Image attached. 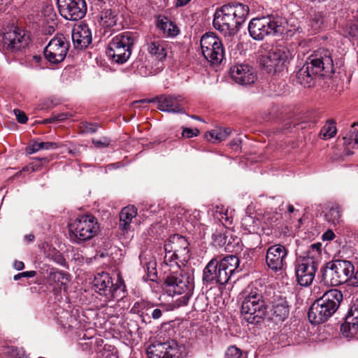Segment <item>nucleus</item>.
<instances>
[{
    "mask_svg": "<svg viewBox=\"0 0 358 358\" xmlns=\"http://www.w3.org/2000/svg\"><path fill=\"white\" fill-rule=\"evenodd\" d=\"M334 73L331 53L329 50L322 48L310 55L297 71L296 80L305 87H311L317 76H330Z\"/></svg>",
    "mask_w": 358,
    "mask_h": 358,
    "instance_id": "1",
    "label": "nucleus"
},
{
    "mask_svg": "<svg viewBox=\"0 0 358 358\" xmlns=\"http://www.w3.org/2000/svg\"><path fill=\"white\" fill-rule=\"evenodd\" d=\"M248 13V6L241 3L224 5L215 13L213 26L225 36L231 35L245 22Z\"/></svg>",
    "mask_w": 358,
    "mask_h": 358,
    "instance_id": "2",
    "label": "nucleus"
},
{
    "mask_svg": "<svg viewBox=\"0 0 358 358\" xmlns=\"http://www.w3.org/2000/svg\"><path fill=\"white\" fill-rule=\"evenodd\" d=\"M239 259L235 255H228L218 259H212L203 271V282L206 286L225 285L239 266Z\"/></svg>",
    "mask_w": 358,
    "mask_h": 358,
    "instance_id": "3",
    "label": "nucleus"
},
{
    "mask_svg": "<svg viewBox=\"0 0 358 358\" xmlns=\"http://www.w3.org/2000/svg\"><path fill=\"white\" fill-rule=\"evenodd\" d=\"M343 301V292L338 289L325 291L311 305L308 317L312 324H319L327 321L338 310Z\"/></svg>",
    "mask_w": 358,
    "mask_h": 358,
    "instance_id": "4",
    "label": "nucleus"
},
{
    "mask_svg": "<svg viewBox=\"0 0 358 358\" xmlns=\"http://www.w3.org/2000/svg\"><path fill=\"white\" fill-rule=\"evenodd\" d=\"M166 292L169 295L184 294L179 299L180 305H187L194 290L193 278L183 270H171L164 282Z\"/></svg>",
    "mask_w": 358,
    "mask_h": 358,
    "instance_id": "5",
    "label": "nucleus"
},
{
    "mask_svg": "<svg viewBox=\"0 0 358 358\" xmlns=\"http://www.w3.org/2000/svg\"><path fill=\"white\" fill-rule=\"evenodd\" d=\"M266 304L262 289L252 287L246 290L241 309L244 320L251 324L259 323L266 316Z\"/></svg>",
    "mask_w": 358,
    "mask_h": 358,
    "instance_id": "6",
    "label": "nucleus"
},
{
    "mask_svg": "<svg viewBox=\"0 0 358 358\" xmlns=\"http://www.w3.org/2000/svg\"><path fill=\"white\" fill-rule=\"evenodd\" d=\"M138 38V33L134 31H124L117 35L108 45V57L117 64L126 62L131 55V48Z\"/></svg>",
    "mask_w": 358,
    "mask_h": 358,
    "instance_id": "7",
    "label": "nucleus"
},
{
    "mask_svg": "<svg viewBox=\"0 0 358 358\" xmlns=\"http://www.w3.org/2000/svg\"><path fill=\"white\" fill-rule=\"evenodd\" d=\"M322 277L325 283L331 286L342 285L355 273V267L351 262L337 259L327 262L321 269Z\"/></svg>",
    "mask_w": 358,
    "mask_h": 358,
    "instance_id": "8",
    "label": "nucleus"
},
{
    "mask_svg": "<svg viewBox=\"0 0 358 358\" xmlns=\"http://www.w3.org/2000/svg\"><path fill=\"white\" fill-rule=\"evenodd\" d=\"M71 239L80 243L95 236L99 229L96 218L92 215H83L78 217L69 225Z\"/></svg>",
    "mask_w": 358,
    "mask_h": 358,
    "instance_id": "9",
    "label": "nucleus"
},
{
    "mask_svg": "<svg viewBox=\"0 0 358 358\" xmlns=\"http://www.w3.org/2000/svg\"><path fill=\"white\" fill-rule=\"evenodd\" d=\"M292 58V54L288 48L283 43L273 45L266 56H263L260 60L261 64L268 72L282 71Z\"/></svg>",
    "mask_w": 358,
    "mask_h": 358,
    "instance_id": "10",
    "label": "nucleus"
},
{
    "mask_svg": "<svg viewBox=\"0 0 358 358\" xmlns=\"http://www.w3.org/2000/svg\"><path fill=\"white\" fill-rule=\"evenodd\" d=\"M248 31L255 40H262L268 35L281 34L283 29L279 18L263 17L252 19L249 23Z\"/></svg>",
    "mask_w": 358,
    "mask_h": 358,
    "instance_id": "11",
    "label": "nucleus"
},
{
    "mask_svg": "<svg viewBox=\"0 0 358 358\" xmlns=\"http://www.w3.org/2000/svg\"><path fill=\"white\" fill-rule=\"evenodd\" d=\"M202 55L211 64H218L224 57V50L221 40L213 32L206 33L200 40Z\"/></svg>",
    "mask_w": 358,
    "mask_h": 358,
    "instance_id": "12",
    "label": "nucleus"
},
{
    "mask_svg": "<svg viewBox=\"0 0 358 358\" xmlns=\"http://www.w3.org/2000/svg\"><path fill=\"white\" fill-rule=\"evenodd\" d=\"M93 284L96 293L104 296L105 301H110L116 297L121 281L117 278L115 282L108 273L101 272L95 275Z\"/></svg>",
    "mask_w": 358,
    "mask_h": 358,
    "instance_id": "13",
    "label": "nucleus"
},
{
    "mask_svg": "<svg viewBox=\"0 0 358 358\" xmlns=\"http://www.w3.org/2000/svg\"><path fill=\"white\" fill-rule=\"evenodd\" d=\"M69 43L62 34L53 37L44 50L46 59L52 64H58L64 61L69 51Z\"/></svg>",
    "mask_w": 358,
    "mask_h": 358,
    "instance_id": "14",
    "label": "nucleus"
},
{
    "mask_svg": "<svg viewBox=\"0 0 358 358\" xmlns=\"http://www.w3.org/2000/svg\"><path fill=\"white\" fill-rule=\"evenodd\" d=\"M294 266L298 283L301 286H309L315 278L318 263L310 258L299 257L296 259Z\"/></svg>",
    "mask_w": 358,
    "mask_h": 358,
    "instance_id": "15",
    "label": "nucleus"
},
{
    "mask_svg": "<svg viewBox=\"0 0 358 358\" xmlns=\"http://www.w3.org/2000/svg\"><path fill=\"white\" fill-rule=\"evenodd\" d=\"M57 6L61 15L68 20H80L87 12L85 0H57Z\"/></svg>",
    "mask_w": 358,
    "mask_h": 358,
    "instance_id": "16",
    "label": "nucleus"
},
{
    "mask_svg": "<svg viewBox=\"0 0 358 358\" xmlns=\"http://www.w3.org/2000/svg\"><path fill=\"white\" fill-rule=\"evenodd\" d=\"M157 101V108L162 111L171 113H185L184 100L180 96H174L163 95L152 99H141L136 101L134 105L138 103H152Z\"/></svg>",
    "mask_w": 358,
    "mask_h": 358,
    "instance_id": "17",
    "label": "nucleus"
},
{
    "mask_svg": "<svg viewBox=\"0 0 358 358\" xmlns=\"http://www.w3.org/2000/svg\"><path fill=\"white\" fill-rule=\"evenodd\" d=\"M288 250L281 244H275L268 248L266 255V263L273 272L282 271L287 265L286 259Z\"/></svg>",
    "mask_w": 358,
    "mask_h": 358,
    "instance_id": "18",
    "label": "nucleus"
},
{
    "mask_svg": "<svg viewBox=\"0 0 358 358\" xmlns=\"http://www.w3.org/2000/svg\"><path fill=\"white\" fill-rule=\"evenodd\" d=\"M3 47L10 53H17L24 49L29 43V38L24 31L15 27L3 36Z\"/></svg>",
    "mask_w": 358,
    "mask_h": 358,
    "instance_id": "19",
    "label": "nucleus"
},
{
    "mask_svg": "<svg viewBox=\"0 0 358 358\" xmlns=\"http://www.w3.org/2000/svg\"><path fill=\"white\" fill-rule=\"evenodd\" d=\"M230 73L232 79L236 83L242 85H251L257 79L255 69L245 64L234 65L231 68Z\"/></svg>",
    "mask_w": 358,
    "mask_h": 358,
    "instance_id": "20",
    "label": "nucleus"
},
{
    "mask_svg": "<svg viewBox=\"0 0 358 358\" xmlns=\"http://www.w3.org/2000/svg\"><path fill=\"white\" fill-rule=\"evenodd\" d=\"M188 245L189 243L185 237L175 234L165 242L164 250L173 252L185 260L189 257Z\"/></svg>",
    "mask_w": 358,
    "mask_h": 358,
    "instance_id": "21",
    "label": "nucleus"
},
{
    "mask_svg": "<svg viewBox=\"0 0 358 358\" xmlns=\"http://www.w3.org/2000/svg\"><path fill=\"white\" fill-rule=\"evenodd\" d=\"M72 41L76 48H85L92 43V33L86 24H80L73 28Z\"/></svg>",
    "mask_w": 358,
    "mask_h": 358,
    "instance_id": "22",
    "label": "nucleus"
},
{
    "mask_svg": "<svg viewBox=\"0 0 358 358\" xmlns=\"http://www.w3.org/2000/svg\"><path fill=\"white\" fill-rule=\"evenodd\" d=\"M148 52L155 56L156 59L162 60L166 58L167 55V43L166 41L154 37L147 42Z\"/></svg>",
    "mask_w": 358,
    "mask_h": 358,
    "instance_id": "23",
    "label": "nucleus"
},
{
    "mask_svg": "<svg viewBox=\"0 0 358 358\" xmlns=\"http://www.w3.org/2000/svg\"><path fill=\"white\" fill-rule=\"evenodd\" d=\"M289 315V307L285 301L274 303L270 312L266 313L268 319L275 323L283 322Z\"/></svg>",
    "mask_w": 358,
    "mask_h": 358,
    "instance_id": "24",
    "label": "nucleus"
},
{
    "mask_svg": "<svg viewBox=\"0 0 358 358\" xmlns=\"http://www.w3.org/2000/svg\"><path fill=\"white\" fill-rule=\"evenodd\" d=\"M69 275L67 273L52 268L48 275V282L50 285L58 287L60 289H66V285L69 282Z\"/></svg>",
    "mask_w": 358,
    "mask_h": 358,
    "instance_id": "25",
    "label": "nucleus"
},
{
    "mask_svg": "<svg viewBox=\"0 0 358 358\" xmlns=\"http://www.w3.org/2000/svg\"><path fill=\"white\" fill-rule=\"evenodd\" d=\"M118 20L117 12L110 6H105L99 12V22L101 26L109 28L114 27Z\"/></svg>",
    "mask_w": 358,
    "mask_h": 358,
    "instance_id": "26",
    "label": "nucleus"
},
{
    "mask_svg": "<svg viewBox=\"0 0 358 358\" xmlns=\"http://www.w3.org/2000/svg\"><path fill=\"white\" fill-rule=\"evenodd\" d=\"M137 215V209L134 206L123 208L120 213L119 227L122 231L130 229V224L133 218Z\"/></svg>",
    "mask_w": 358,
    "mask_h": 358,
    "instance_id": "27",
    "label": "nucleus"
},
{
    "mask_svg": "<svg viewBox=\"0 0 358 358\" xmlns=\"http://www.w3.org/2000/svg\"><path fill=\"white\" fill-rule=\"evenodd\" d=\"M157 27L165 36L173 37L178 35V28L168 17L159 16L157 21Z\"/></svg>",
    "mask_w": 358,
    "mask_h": 358,
    "instance_id": "28",
    "label": "nucleus"
},
{
    "mask_svg": "<svg viewBox=\"0 0 358 358\" xmlns=\"http://www.w3.org/2000/svg\"><path fill=\"white\" fill-rule=\"evenodd\" d=\"M231 130L228 128H215L206 134V138L213 143H220L224 141L230 134Z\"/></svg>",
    "mask_w": 358,
    "mask_h": 358,
    "instance_id": "29",
    "label": "nucleus"
},
{
    "mask_svg": "<svg viewBox=\"0 0 358 358\" xmlns=\"http://www.w3.org/2000/svg\"><path fill=\"white\" fill-rule=\"evenodd\" d=\"M166 344L165 343H153L147 349V353L149 358H166Z\"/></svg>",
    "mask_w": 358,
    "mask_h": 358,
    "instance_id": "30",
    "label": "nucleus"
},
{
    "mask_svg": "<svg viewBox=\"0 0 358 358\" xmlns=\"http://www.w3.org/2000/svg\"><path fill=\"white\" fill-rule=\"evenodd\" d=\"M341 332L344 338L350 341L355 338L358 332V324L345 320L341 326Z\"/></svg>",
    "mask_w": 358,
    "mask_h": 358,
    "instance_id": "31",
    "label": "nucleus"
},
{
    "mask_svg": "<svg viewBox=\"0 0 358 358\" xmlns=\"http://www.w3.org/2000/svg\"><path fill=\"white\" fill-rule=\"evenodd\" d=\"M344 144L352 148H358V124L352 125L349 134L343 138Z\"/></svg>",
    "mask_w": 358,
    "mask_h": 358,
    "instance_id": "32",
    "label": "nucleus"
},
{
    "mask_svg": "<svg viewBox=\"0 0 358 358\" xmlns=\"http://www.w3.org/2000/svg\"><path fill=\"white\" fill-rule=\"evenodd\" d=\"M165 251V256L164 258V264L165 266H169V272L172 270H178L180 269V266L178 262L179 259H182V257H178L173 252H169L167 250Z\"/></svg>",
    "mask_w": 358,
    "mask_h": 358,
    "instance_id": "33",
    "label": "nucleus"
},
{
    "mask_svg": "<svg viewBox=\"0 0 358 358\" xmlns=\"http://www.w3.org/2000/svg\"><path fill=\"white\" fill-rule=\"evenodd\" d=\"M57 148V143L53 142H39L32 141L28 148L29 153H34L41 150H53Z\"/></svg>",
    "mask_w": 358,
    "mask_h": 358,
    "instance_id": "34",
    "label": "nucleus"
},
{
    "mask_svg": "<svg viewBox=\"0 0 358 358\" xmlns=\"http://www.w3.org/2000/svg\"><path fill=\"white\" fill-rule=\"evenodd\" d=\"M322 254V244L315 243L310 245L304 258H310L319 264Z\"/></svg>",
    "mask_w": 358,
    "mask_h": 358,
    "instance_id": "35",
    "label": "nucleus"
},
{
    "mask_svg": "<svg viewBox=\"0 0 358 358\" xmlns=\"http://www.w3.org/2000/svg\"><path fill=\"white\" fill-rule=\"evenodd\" d=\"M343 32L346 36L358 38V16L345 24Z\"/></svg>",
    "mask_w": 358,
    "mask_h": 358,
    "instance_id": "36",
    "label": "nucleus"
},
{
    "mask_svg": "<svg viewBox=\"0 0 358 358\" xmlns=\"http://www.w3.org/2000/svg\"><path fill=\"white\" fill-rule=\"evenodd\" d=\"M336 134V127L333 120H329L321 129L320 136L323 139H329L334 137Z\"/></svg>",
    "mask_w": 358,
    "mask_h": 358,
    "instance_id": "37",
    "label": "nucleus"
},
{
    "mask_svg": "<svg viewBox=\"0 0 358 358\" xmlns=\"http://www.w3.org/2000/svg\"><path fill=\"white\" fill-rule=\"evenodd\" d=\"M325 220L329 224L336 225L339 223L341 219V210L339 207H331L325 213Z\"/></svg>",
    "mask_w": 358,
    "mask_h": 358,
    "instance_id": "38",
    "label": "nucleus"
},
{
    "mask_svg": "<svg viewBox=\"0 0 358 358\" xmlns=\"http://www.w3.org/2000/svg\"><path fill=\"white\" fill-rule=\"evenodd\" d=\"M141 261V264H144L145 265V267H146V271H147V278L150 280V281H155L156 279H157V262L155 261V259H150L148 261H145V262H143L142 260Z\"/></svg>",
    "mask_w": 358,
    "mask_h": 358,
    "instance_id": "39",
    "label": "nucleus"
},
{
    "mask_svg": "<svg viewBox=\"0 0 358 358\" xmlns=\"http://www.w3.org/2000/svg\"><path fill=\"white\" fill-rule=\"evenodd\" d=\"M167 350L166 358H179L181 355V347H179L175 341L166 342Z\"/></svg>",
    "mask_w": 358,
    "mask_h": 358,
    "instance_id": "40",
    "label": "nucleus"
},
{
    "mask_svg": "<svg viewBox=\"0 0 358 358\" xmlns=\"http://www.w3.org/2000/svg\"><path fill=\"white\" fill-rule=\"evenodd\" d=\"M310 26L314 31H318L323 23V16L321 13H315L310 20Z\"/></svg>",
    "mask_w": 358,
    "mask_h": 358,
    "instance_id": "41",
    "label": "nucleus"
},
{
    "mask_svg": "<svg viewBox=\"0 0 358 358\" xmlns=\"http://www.w3.org/2000/svg\"><path fill=\"white\" fill-rule=\"evenodd\" d=\"M241 350L234 345L229 347L225 352V358H241Z\"/></svg>",
    "mask_w": 358,
    "mask_h": 358,
    "instance_id": "42",
    "label": "nucleus"
},
{
    "mask_svg": "<svg viewBox=\"0 0 358 358\" xmlns=\"http://www.w3.org/2000/svg\"><path fill=\"white\" fill-rule=\"evenodd\" d=\"M98 127V124L87 122H83L80 127L83 132L91 134L96 132Z\"/></svg>",
    "mask_w": 358,
    "mask_h": 358,
    "instance_id": "43",
    "label": "nucleus"
},
{
    "mask_svg": "<svg viewBox=\"0 0 358 358\" xmlns=\"http://www.w3.org/2000/svg\"><path fill=\"white\" fill-rule=\"evenodd\" d=\"M49 160L45 157L41 159H35L34 161L29 164L27 169H31L32 171H38L42 165L47 164Z\"/></svg>",
    "mask_w": 358,
    "mask_h": 358,
    "instance_id": "44",
    "label": "nucleus"
},
{
    "mask_svg": "<svg viewBox=\"0 0 358 358\" xmlns=\"http://www.w3.org/2000/svg\"><path fill=\"white\" fill-rule=\"evenodd\" d=\"M255 220L253 217L250 216H245L242 220V225L246 227V230H248L250 233L254 232L255 231V226L251 225V223H255Z\"/></svg>",
    "mask_w": 358,
    "mask_h": 358,
    "instance_id": "45",
    "label": "nucleus"
},
{
    "mask_svg": "<svg viewBox=\"0 0 358 358\" xmlns=\"http://www.w3.org/2000/svg\"><path fill=\"white\" fill-rule=\"evenodd\" d=\"M110 141L107 137H103L101 139H92V143L97 148H106L110 145Z\"/></svg>",
    "mask_w": 358,
    "mask_h": 358,
    "instance_id": "46",
    "label": "nucleus"
},
{
    "mask_svg": "<svg viewBox=\"0 0 358 358\" xmlns=\"http://www.w3.org/2000/svg\"><path fill=\"white\" fill-rule=\"evenodd\" d=\"M215 242L219 246L224 245L227 242H229L228 240V235L226 232L216 234L215 236Z\"/></svg>",
    "mask_w": 358,
    "mask_h": 358,
    "instance_id": "47",
    "label": "nucleus"
},
{
    "mask_svg": "<svg viewBox=\"0 0 358 358\" xmlns=\"http://www.w3.org/2000/svg\"><path fill=\"white\" fill-rule=\"evenodd\" d=\"M199 131L197 129H192L190 128H184L182 130V135L185 138H192L198 136Z\"/></svg>",
    "mask_w": 358,
    "mask_h": 358,
    "instance_id": "48",
    "label": "nucleus"
},
{
    "mask_svg": "<svg viewBox=\"0 0 358 358\" xmlns=\"http://www.w3.org/2000/svg\"><path fill=\"white\" fill-rule=\"evenodd\" d=\"M36 275L35 271H24L14 275V280H19L22 278H33Z\"/></svg>",
    "mask_w": 358,
    "mask_h": 358,
    "instance_id": "49",
    "label": "nucleus"
},
{
    "mask_svg": "<svg viewBox=\"0 0 358 358\" xmlns=\"http://www.w3.org/2000/svg\"><path fill=\"white\" fill-rule=\"evenodd\" d=\"M13 112L20 123L24 124L27 122L28 118L24 112L19 109H15Z\"/></svg>",
    "mask_w": 358,
    "mask_h": 358,
    "instance_id": "50",
    "label": "nucleus"
},
{
    "mask_svg": "<svg viewBox=\"0 0 358 358\" xmlns=\"http://www.w3.org/2000/svg\"><path fill=\"white\" fill-rule=\"evenodd\" d=\"M335 238V234L332 230L329 229L322 235V239L324 241H331Z\"/></svg>",
    "mask_w": 358,
    "mask_h": 358,
    "instance_id": "51",
    "label": "nucleus"
},
{
    "mask_svg": "<svg viewBox=\"0 0 358 358\" xmlns=\"http://www.w3.org/2000/svg\"><path fill=\"white\" fill-rule=\"evenodd\" d=\"M67 115L66 114H60L57 116H54L50 119L45 120L46 122H53L55 121H62L66 118Z\"/></svg>",
    "mask_w": 358,
    "mask_h": 358,
    "instance_id": "52",
    "label": "nucleus"
},
{
    "mask_svg": "<svg viewBox=\"0 0 358 358\" xmlns=\"http://www.w3.org/2000/svg\"><path fill=\"white\" fill-rule=\"evenodd\" d=\"M151 315L154 320L159 319L162 315V311L159 308L151 310Z\"/></svg>",
    "mask_w": 358,
    "mask_h": 358,
    "instance_id": "53",
    "label": "nucleus"
},
{
    "mask_svg": "<svg viewBox=\"0 0 358 358\" xmlns=\"http://www.w3.org/2000/svg\"><path fill=\"white\" fill-rule=\"evenodd\" d=\"M13 267L17 271H21L24 268V264L22 261L15 260L13 263Z\"/></svg>",
    "mask_w": 358,
    "mask_h": 358,
    "instance_id": "54",
    "label": "nucleus"
},
{
    "mask_svg": "<svg viewBox=\"0 0 358 358\" xmlns=\"http://www.w3.org/2000/svg\"><path fill=\"white\" fill-rule=\"evenodd\" d=\"M55 261L57 263V264H63V263L64 262V259L63 258V257L60 255V254H57L55 258Z\"/></svg>",
    "mask_w": 358,
    "mask_h": 358,
    "instance_id": "55",
    "label": "nucleus"
},
{
    "mask_svg": "<svg viewBox=\"0 0 358 358\" xmlns=\"http://www.w3.org/2000/svg\"><path fill=\"white\" fill-rule=\"evenodd\" d=\"M191 0H178L176 6H183L189 3Z\"/></svg>",
    "mask_w": 358,
    "mask_h": 358,
    "instance_id": "56",
    "label": "nucleus"
},
{
    "mask_svg": "<svg viewBox=\"0 0 358 358\" xmlns=\"http://www.w3.org/2000/svg\"><path fill=\"white\" fill-rule=\"evenodd\" d=\"M24 239L27 243L31 242L34 239V236L31 234L24 236Z\"/></svg>",
    "mask_w": 358,
    "mask_h": 358,
    "instance_id": "57",
    "label": "nucleus"
},
{
    "mask_svg": "<svg viewBox=\"0 0 358 358\" xmlns=\"http://www.w3.org/2000/svg\"><path fill=\"white\" fill-rule=\"evenodd\" d=\"M241 141L239 139L234 141L232 142L231 145L232 146H236L235 149H238L239 148V144L241 143Z\"/></svg>",
    "mask_w": 358,
    "mask_h": 358,
    "instance_id": "58",
    "label": "nucleus"
},
{
    "mask_svg": "<svg viewBox=\"0 0 358 358\" xmlns=\"http://www.w3.org/2000/svg\"><path fill=\"white\" fill-rule=\"evenodd\" d=\"M41 58L40 56H34L33 60H34L35 62L38 63L41 61Z\"/></svg>",
    "mask_w": 358,
    "mask_h": 358,
    "instance_id": "59",
    "label": "nucleus"
},
{
    "mask_svg": "<svg viewBox=\"0 0 358 358\" xmlns=\"http://www.w3.org/2000/svg\"><path fill=\"white\" fill-rule=\"evenodd\" d=\"M287 210L289 213H293L294 211V208L292 205H289Z\"/></svg>",
    "mask_w": 358,
    "mask_h": 358,
    "instance_id": "60",
    "label": "nucleus"
},
{
    "mask_svg": "<svg viewBox=\"0 0 358 358\" xmlns=\"http://www.w3.org/2000/svg\"><path fill=\"white\" fill-rule=\"evenodd\" d=\"M108 357H110V358H117V357L115 355H113V354H111V355L108 354V356H106V357H105V358H108Z\"/></svg>",
    "mask_w": 358,
    "mask_h": 358,
    "instance_id": "61",
    "label": "nucleus"
},
{
    "mask_svg": "<svg viewBox=\"0 0 358 358\" xmlns=\"http://www.w3.org/2000/svg\"><path fill=\"white\" fill-rule=\"evenodd\" d=\"M192 118L193 119H196V120H201V118L197 117V116H195V115H192L191 116Z\"/></svg>",
    "mask_w": 358,
    "mask_h": 358,
    "instance_id": "62",
    "label": "nucleus"
},
{
    "mask_svg": "<svg viewBox=\"0 0 358 358\" xmlns=\"http://www.w3.org/2000/svg\"><path fill=\"white\" fill-rule=\"evenodd\" d=\"M48 29H49V30H48L49 33H50L51 31H53V27L52 26H50Z\"/></svg>",
    "mask_w": 358,
    "mask_h": 358,
    "instance_id": "63",
    "label": "nucleus"
}]
</instances>
